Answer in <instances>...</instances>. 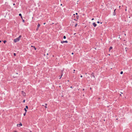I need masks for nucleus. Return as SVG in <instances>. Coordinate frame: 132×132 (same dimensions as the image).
I'll list each match as a JSON object with an SVG mask.
<instances>
[{
  "label": "nucleus",
  "mask_w": 132,
  "mask_h": 132,
  "mask_svg": "<svg viewBox=\"0 0 132 132\" xmlns=\"http://www.w3.org/2000/svg\"><path fill=\"white\" fill-rule=\"evenodd\" d=\"M6 42V40H4L3 41V42L4 43H5Z\"/></svg>",
  "instance_id": "9b49d317"
},
{
  "label": "nucleus",
  "mask_w": 132,
  "mask_h": 132,
  "mask_svg": "<svg viewBox=\"0 0 132 132\" xmlns=\"http://www.w3.org/2000/svg\"><path fill=\"white\" fill-rule=\"evenodd\" d=\"M120 6H119V7L120 8Z\"/></svg>",
  "instance_id": "37998d69"
},
{
  "label": "nucleus",
  "mask_w": 132,
  "mask_h": 132,
  "mask_svg": "<svg viewBox=\"0 0 132 132\" xmlns=\"http://www.w3.org/2000/svg\"><path fill=\"white\" fill-rule=\"evenodd\" d=\"M1 42V40H0V42Z\"/></svg>",
  "instance_id": "a18cd8bd"
},
{
  "label": "nucleus",
  "mask_w": 132,
  "mask_h": 132,
  "mask_svg": "<svg viewBox=\"0 0 132 132\" xmlns=\"http://www.w3.org/2000/svg\"><path fill=\"white\" fill-rule=\"evenodd\" d=\"M68 42V41H67V40H66L65 41H61V43L63 44L64 43H67Z\"/></svg>",
  "instance_id": "20e7f679"
},
{
  "label": "nucleus",
  "mask_w": 132,
  "mask_h": 132,
  "mask_svg": "<svg viewBox=\"0 0 132 132\" xmlns=\"http://www.w3.org/2000/svg\"><path fill=\"white\" fill-rule=\"evenodd\" d=\"M126 48H126H126H125V49H126V51H127V50H126Z\"/></svg>",
  "instance_id": "c85d7f7f"
},
{
  "label": "nucleus",
  "mask_w": 132,
  "mask_h": 132,
  "mask_svg": "<svg viewBox=\"0 0 132 132\" xmlns=\"http://www.w3.org/2000/svg\"><path fill=\"white\" fill-rule=\"evenodd\" d=\"M25 102V100H24L23 101V102L24 103Z\"/></svg>",
  "instance_id": "a211bd4d"
},
{
  "label": "nucleus",
  "mask_w": 132,
  "mask_h": 132,
  "mask_svg": "<svg viewBox=\"0 0 132 132\" xmlns=\"http://www.w3.org/2000/svg\"><path fill=\"white\" fill-rule=\"evenodd\" d=\"M14 132H17L16 131H14Z\"/></svg>",
  "instance_id": "c03bdc74"
},
{
  "label": "nucleus",
  "mask_w": 132,
  "mask_h": 132,
  "mask_svg": "<svg viewBox=\"0 0 132 132\" xmlns=\"http://www.w3.org/2000/svg\"><path fill=\"white\" fill-rule=\"evenodd\" d=\"M76 15H77L78 14V13H76Z\"/></svg>",
  "instance_id": "7c9ffc66"
},
{
  "label": "nucleus",
  "mask_w": 132,
  "mask_h": 132,
  "mask_svg": "<svg viewBox=\"0 0 132 132\" xmlns=\"http://www.w3.org/2000/svg\"><path fill=\"white\" fill-rule=\"evenodd\" d=\"M97 22V23H99L100 22L99 21H98Z\"/></svg>",
  "instance_id": "393cba45"
},
{
  "label": "nucleus",
  "mask_w": 132,
  "mask_h": 132,
  "mask_svg": "<svg viewBox=\"0 0 132 132\" xmlns=\"http://www.w3.org/2000/svg\"><path fill=\"white\" fill-rule=\"evenodd\" d=\"M94 20V18H92V20Z\"/></svg>",
  "instance_id": "cd10ccee"
},
{
  "label": "nucleus",
  "mask_w": 132,
  "mask_h": 132,
  "mask_svg": "<svg viewBox=\"0 0 132 132\" xmlns=\"http://www.w3.org/2000/svg\"><path fill=\"white\" fill-rule=\"evenodd\" d=\"M61 6L62 5V4H61Z\"/></svg>",
  "instance_id": "79ce46f5"
},
{
  "label": "nucleus",
  "mask_w": 132,
  "mask_h": 132,
  "mask_svg": "<svg viewBox=\"0 0 132 132\" xmlns=\"http://www.w3.org/2000/svg\"><path fill=\"white\" fill-rule=\"evenodd\" d=\"M19 15L20 16H22V15H21V14L20 13L19 14Z\"/></svg>",
  "instance_id": "f8f14e48"
},
{
  "label": "nucleus",
  "mask_w": 132,
  "mask_h": 132,
  "mask_svg": "<svg viewBox=\"0 0 132 132\" xmlns=\"http://www.w3.org/2000/svg\"><path fill=\"white\" fill-rule=\"evenodd\" d=\"M30 132H32L31 131H30Z\"/></svg>",
  "instance_id": "8fccbe9b"
},
{
  "label": "nucleus",
  "mask_w": 132,
  "mask_h": 132,
  "mask_svg": "<svg viewBox=\"0 0 132 132\" xmlns=\"http://www.w3.org/2000/svg\"><path fill=\"white\" fill-rule=\"evenodd\" d=\"M73 71H74V72H75V70H73Z\"/></svg>",
  "instance_id": "4c0bfd02"
},
{
  "label": "nucleus",
  "mask_w": 132,
  "mask_h": 132,
  "mask_svg": "<svg viewBox=\"0 0 132 132\" xmlns=\"http://www.w3.org/2000/svg\"><path fill=\"white\" fill-rule=\"evenodd\" d=\"M82 90H84V89H83Z\"/></svg>",
  "instance_id": "ea45409f"
},
{
  "label": "nucleus",
  "mask_w": 132,
  "mask_h": 132,
  "mask_svg": "<svg viewBox=\"0 0 132 132\" xmlns=\"http://www.w3.org/2000/svg\"><path fill=\"white\" fill-rule=\"evenodd\" d=\"M123 72L122 71H121L120 72V74H123Z\"/></svg>",
  "instance_id": "ddd939ff"
},
{
  "label": "nucleus",
  "mask_w": 132,
  "mask_h": 132,
  "mask_svg": "<svg viewBox=\"0 0 132 132\" xmlns=\"http://www.w3.org/2000/svg\"><path fill=\"white\" fill-rule=\"evenodd\" d=\"M24 110H25V111L26 112L27 111V110H26V108L24 109Z\"/></svg>",
  "instance_id": "4468645a"
},
{
  "label": "nucleus",
  "mask_w": 132,
  "mask_h": 132,
  "mask_svg": "<svg viewBox=\"0 0 132 132\" xmlns=\"http://www.w3.org/2000/svg\"><path fill=\"white\" fill-rule=\"evenodd\" d=\"M85 74L86 75L87 74V73H85Z\"/></svg>",
  "instance_id": "de8ad7c7"
},
{
  "label": "nucleus",
  "mask_w": 132,
  "mask_h": 132,
  "mask_svg": "<svg viewBox=\"0 0 132 132\" xmlns=\"http://www.w3.org/2000/svg\"><path fill=\"white\" fill-rule=\"evenodd\" d=\"M63 38H64V39H65V38H66V37H65V36H63Z\"/></svg>",
  "instance_id": "dca6fc26"
},
{
  "label": "nucleus",
  "mask_w": 132,
  "mask_h": 132,
  "mask_svg": "<svg viewBox=\"0 0 132 132\" xmlns=\"http://www.w3.org/2000/svg\"><path fill=\"white\" fill-rule=\"evenodd\" d=\"M77 24H76L75 25V27H76V26H77Z\"/></svg>",
  "instance_id": "aec40b11"
},
{
  "label": "nucleus",
  "mask_w": 132,
  "mask_h": 132,
  "mask_svg": "<svg viewBox=\"0 0 132 132\" xmlns=\"http://www.w3.org/2000/svg\"><path fill=\"white\" fill-rule=\"evenodd\" d=\"M45 108H47V106H45Z\"/></svg>",
  "instance_id": "4be33fe9"
},
{
  "label": "nucleus",
  "mask_w": 132,
  "mask_h": 132,
  "mask_svg": "<svg viewBox=\"0 0 132 132\" xmlns=\"http://www.w3.org/2000/svg\"><path fill=\"white\" fill-rule=\"evenodd\" d=\"M70 88H72V86H71V87H70Z\"/></svg>",
  "instance_id": "58836bf2"
},
{
  "label": "nucleus",
  "mask_w": 132,
  "mask_h": 132,
  "mask_svg": "<svg viewBox=\"0 0 132 132\" xmlns=\"http://www.w3.org/2000/svg\"><path fill=\"white\" fill-rule=\"evenodd\" d=\"M45 23H44V24H45Z\"/></svg>",
  "instance_id": "e433bc0d"
},
{
  "label": "nucleus",
  "mask_w": 132,
  "mask_h": 132,
  "mask_svg": "<svg viewBox=\"0 0 132 132\" xmlns=\"http://www.w3.org/2000/svg\"><path fill=\"white\" fill-rule=\"evenodd\" d=\"M112 48V47H110L109 48V51H110V50Z\"/></svg>",
  "instance_id": "6e6552de"
},
{
  "label": "nucleus",
  "mask_w": 132,
  "mask_h": 132,
  "mask_svg": "<svg viewBox=\"0 0 132 132\" xmlns=\"http://www.w3.org/2000/svg\"><path fill=\"white\" fill-rule=\"evenodd\" d=\"M94 26V27H95L96 26V24L95 23H93L92 24Z\"/></svg>",
  "instance_id": "423d86ee"
},
{
  "label": "nucleus",
  "mask_w": 132,
  "mask_h": 132,
  "mask_svg": "<svg viewBox=\"0 0 132 132\" xmlns=\"http://www.w3.org/2000/svg\"><path fill=\"white\" fill-rule=\"evenodd\" d=\"M26 107L27 109H28V107L27 106H26Z\"/></svg>",
  "instance_id": "f3484780"
},
{
  "label": "nucleus",
  "mask_w": 132,
  "mask_h": 132,
  "mask_svg": "<svg viewBox=\"0 0 132 132\" xmlns=\"http://www.w3.org/2000/svg\"><path fill=\"white\" fill-rule=\"evenodd\" d=\"M21 18H22V19H22V16H21Z\"/></svg>",
  "instance_id": "2f4dec72"
},
{
  "label": "nucleus",
  "mask_w": 132,
  "mask_h": 132,
  "mask_svg": "<svg viewBox=\"0 0 132 132\" xmlns=\"http://www.w3.org/2000/svg\"><path fill=\"white\" fill-rule=\"evenodd\" d=\"M22 126V125L21 123H20V124H17V127H20Z\"/></svg>",
  "instance_id": "7ed1b4c3"
},
{
  "label": "nucleus",
  "mask_w": 132,
  "mask_h": 132,
  "mask_svg": "<svg viewBox=\"0 0 132 132\" xmlns=\"http://www.w3.org/2000/svg\"><path fill=\"white\" fill-rule=\"evenodd\" d=\"M82 75H81V76H80V77H81L82 78Z\"/></svg>",
  "instance_id": "bb28decb"
},
{
  "label": "nucleus",
  "mask_w": 132,
  "mask_h": 132,
  "mask_svg": "<svg viewBox=\"0 0 132 132\" xmlns=\"http://www.w3.org/2000/svg\"><path fill=\"white\" fill-rule=\"evenodd\" d=\"M101 24H102V22H101Z\"/></svg>",
  "instance_id": "3c124183"
},
{
  "label": "nucleus",
  "mask_w": 132,
  "mask_h": 132,
  "mask_svg": "<svg viewBox=\"0 0 132 132\" xmlns=\"http://www.w3.org/2000/svg\"><path fill=\"white\" fill-rule=\"evenodd\" d=\"M91 76H92L94 78H95V76L93 75V73H92L91 74Z\"/></svg>",
  "instance_id": "0eeeda50"
},
{
  "label": "nucleus",
  "mask_w": 132,
  "mask_h": 132,
  "mask_svg": "<svg viewBox=\"0 0 132 132\" xmlns=\"http://www.w3.org/2000/svg\"><path fill=\"white\" fill-rule=\"evenodd\" d=\"M116 15V13L115 12H114L113 14V15Z\"/></svg>",
  "instance_id": "1a4fd4ad"
},
{
  "label": "nucleus",
  "mask_w": 132,
  "mask_h": 132,
  "mask_svg": "<svg viewBox=\"0 0 132 132\" xmlns=\"http://www.w3.org/2000/svg\"><path fill=\"white\" fill-rule=\"evenodd\" d=\"M31 47L34 48V47H35L34 46H33L32 45V46H31Z\"/></svg>",
  "instance_id": "6ab92c4d"
},
{
  "label": "nucleus",
  "mask_w": 132,
  "mask_h": 132,
  "mask_svg": "<svg viewBox=\"0 0 132 132\" xmlns=\"http://www.w3.org/2000/svg\"><path fill=\"white\" fill-rule=\"evenodd\" d=\"M60 77V79L61 78V77Z\"/></svg>",
  "instance_id": "473e14b6"
},
{
  "label": "nucleus",
  "mask_w": 132,
  "mask_h": 132,
  "mask_svg": "<svg viewBox=\"0 0 132 132\" xmlns=\"http://www.w3.org/2000/svg\"><path fill=\"white\" fill-rule=\"evenodd\" d=\"M61 76L62 77V76L63 75V72H61Z\"/></svg>",
  "instance_id": "9d476101"
},
{
  "label": "nucleus",
  "mask_w": 132,
  "mask_h": 132,
  "mask_svg": "<svg viewBox=\"0 0 132 132\" xmlns=\"http://www.w3.org/2000/svg\"><path fill=\"white\" fill-rule=\"evenodd\" d=\"M15 5V4L14 3L13 4V5Z\"/></svg>",
  "instance_id": "f704fd0d"
},
{
  "label": "nucleus",
  "mask_w": 132,
  "mask_h": 132,
  "mask_svg": "<svg viewBox=\"0 0 132 132\" xmlns=\"http://www.w3.org/2000/svg\"><path fill=\"white\" fill-rule=\"evenodd\" d=\"M22 21L23 22H24V20L22 19Z\"/></svg>",
  "instance_id": "412c9836"
},
{
  "label": "nucleus",
  "mask_w": 132,
  "mask_h": 132,
  "mask_svg": "<svg viewBox=\"0 0 132 132\" xmlns=\"http://www.w3.org/2000/svg\"><path fill=\"white\" fill-rule=\"evenodd\" d=\"M120 93H121V94H122V92H121Z\"/></svg>",
  "instance_id": "49530a36"
},
{
  "label": "nucleus",
  "mask_w": 132,
  "mask_h": 132,
  "mask_svg": "<svg viewBox=\"0 0 132 132\" xmlns=\"http://www.w3.org/2000/svg\"><path fill=\"white\" fill-rule=\"evenodd\" d=\"M116 9L114 10V12H115V11H116Z\"/></svg>",
  "instance_id": "a878e982"
},
{
  "label": "nucleus",
  "mask_w": 132,
  "mask_h": 132,
  "mask_svg": "<svg viewBox=\"0 0 132 132\" xmlns=\"http://www.w3.org/2000/svg\"><path fill=\"white\" fill-rule=\"evenodd\" d=\"M14 56H16V54L15 53H14Z\"/></svg>",
  "instance_id": "5701e85b"
},
{
  "label": "nucleus",
  "mask_w": 132,
  "mask_h": 132,
  "mask_svg": "<svg viewBox=\"0 0 132 132\" xmlns=\"http://www.w3.org/2000/svg\"><path fill=\"white\" fill-rule=\"evenodd\" d=\"M26 112H25V113L23 114V115L24 116H25L26 115Z\"/></svg>",
  "instance_id": "2eb2a0df"
},
{
  "label": "nucleus",
  "mask_w": 132,
  "mask_h": 132,
  "mask_svg": "<svg viewBox=\"0 0 132 132\" xmlns=\"http://www.w3.org/2000/svg\"><path fill=\"white\" fill-rule=\"evenodd\" d=\"M40 26V24H38L37 25V28L36 29L37 30H38V29L39 28V27Z\"/></svg>",
  "instance_id": "39448f33"
},
{
  "label": "nucleus",
  "mask_w": 132,
  "mask_h": 132,
  "mask_svg": "<svg viewBox=\"0 0 132 132\" xmlns=\"http://www.w3.org/2000/svg\"><path fill=\"white\" fill-rule=\"evenodd\" d=\"M125 11H127V9H125Z\"/></svg>",
  "instance_id": "c9c22d12"
},
{
  "label": "nucleus",
  "mask_w": 132,
  "mask_h": 132,
  "mask_svg": "<svg viewBox=\"0 0 132 132\" xmlns=\"http://www.w3.org/2000/svg\"><path fill=\"white\" fill-rule=\"evenodd\" d=\"M45 105H47V104H45Z\"/></svg>",
  "instance_id": "72a5a7b5"
},
{
  "label": "nucleus",
  "mask_w": 132,
  "mask_h": 132,
  "mask_svg": "<svg viewBox=\"0 0 132 132\" xmlns=\"http://www.w3.org/2000/svg\"><path fill=\"white\" fill-rule=\"evenodd\" d=\"M21 37V36L20 35L19 37L16 38L14 40V42L15 43H16V42L19 41Z\"/></svg>",
  "instance_id": "f257e3e1"
},
{
  "label": "nucleus",
  "mask_w": 132,
  "mask_h": 132,
  "mask_svg": "<svg viewBox=\"0 0 132 132\" xmlns=\"http://www.w3.org/2000/svg\"><path fill=\"white\" fill-rule=\"evenodd\" d=\"M47 55H48V54L47 53Z\"/></svg>",
  "instance_id": "09e8293b"
},
{
  "label": "nucleus",
  "mask_w": 132,
  "mask_h": 132,
  "mask_svg": "<svg viewBox=\"0 0 132 132\" xmlns=\"http://www.w3.org/2000/svg\"><path fill=\"white\" fill-rule=\"evenodd\" d=\"M71 54H72V55H73V53H72Z\"/></svg>",
  "instance_id": "c756f323"
},
{
  "label": "nucleus",
  "mask_w": 132,
  "mask_h": 132,
  "mask_svg": "<svg viewBox=\"0 0 132 132\" xmlns=\"http://www.w3.org/2000/svg\"><path fill=\"white\" fill-rule=\"evenodd\" d=\"M120 96H121V94H120Z\"/></svg>",
  "instance_id": "a19ab883"
},
{
  "label": "nucleus",
  "mask_w": 132,
  "mask_h": 132,
  "mask_svg": "<svg viewBox=\"0 0 132 132\" xmlns=\"http://www.w3.org/2000/svg\"><path fill=\"white\" fill-rule=\"evenodd\" d=\"M34 48L35 50H36V48L35 47H34Z\"/></svg>",
  "instance_id": "b1692460"
},
{
  "label": "nucleus",
  "mask_w": 132,
  "mask_h": 132,
  "mask_svg": "<svg viewBox=\"0 0 132 132\" xmlns=\"http://www.w3.org/2000/svg\"><path fill=\"white\" fill-rule=\"evenodd\" d=\"M22 92V94L23 96H25L26 95V93L23 91H22L21 92Z\"/></svg>",
  "instance_id": "f03ea898"
}]
</instances>
